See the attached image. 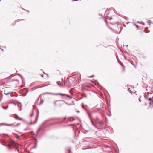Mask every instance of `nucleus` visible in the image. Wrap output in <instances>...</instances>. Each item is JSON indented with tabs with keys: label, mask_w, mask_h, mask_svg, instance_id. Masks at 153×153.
Returning a JSON list of instances; mask_svg holds the SVG:
<instances>
[{
	"label": "nucleus",
	"mask_w": 153,
	"mask_h": 153,
	"mask_svg": "<svg viewBox=\"0 0 153 153\" xmlns=\"http://www.w3.org/2000/svg\"><path fill=\"white\" fill-rule=\"evenodd\" d=\"M59 119V118H54L48 119L44 122L42 123V126L37 130L36 132V137H38L40 138L46 132L45 128L48 127V126L46 125V123L48 121L52 120H57Z\"/></svg>",
	"instance_id": "obj_1"
},
{
	"label": "nucleus",
	"mask_w": 153,
	"mask_h": 153,
	"mask_svg": "<svg viewBox=\"0 0 153 153\" xmlns=\"http://www.w3.org/2000/svg\"><path fill=\"white\" fill-rule=\"evenodd\" d=\"M6 141L4 140L1 139V143L3 145L8 147L9 150H11L13 148H15V146L19 145L18 144L16 143L14 141H13L12 142H10L9 144H7L6 143Z\"/></svg>",
	"instance_id": "obj_2"
},
{
	"label": "nucleus",
	"mask_w": 153,
	"mask_h": 153,
	"mask_svg": "<svg viewBox=\"0 0 153 153\" xmlns=\"http://www.w3.org/2000/svg\"><path fill=\"white\" fill-rule=\"evenodd\" d=\"M103 150L105 152H111L112 151V149L109 146L105 145L104 146Z\"/></svg>",
	"instance_id": "obj_3"
},
{
	"label": "nucleus",
	"mask_w": 153,
	"mask_h": 153,
	"mask_svg": "<svg viewBox=\"0 0 153 153\" xmlns=\"http://www.w3.org/2000/svg\"><path fill=\"white\" fill-rule=\"evenodd\" d=\"M96 121L101 127L104 125V123L102 121H100L97 117H96Z\"/></svg>",
	"instance_id": "obj_4"
},
{
	"label": "nucleus",
	"mask_w": 153,
	"mask_h": 153,
	"mask_svg": "<svg viewBox=\"0 0 153 153\" xmlns=\"http://www.w3.org/2000/svg\"><path fill=\"white\" fill-rule=\"evenodd\" d=\"M33 140H34V146L33 147V149H34L36 148L37 147V139L34 136H33Z\"/></svg>",
	"instance_id": "obj_5"
},
{
	"label": "nucleus",
	"mask_w": 153,
	"mask_h": 153,
	"mask_svg": "<svg viewBox=\"0 0 153 153\" xmlns=\"http://www.w3.org/2000/svg\"><path fill=\"white\" fill-rule=\"evenodd\" d=\"M37 115L35 121L34 122H31L30 123H28V124H28L30 125H31L33 124H35L37 122V120H38V117L39 114V110H37Z\"/></svg>",
	"instance_id": "obj_6"
},
{
	"label": "nucleus",
	"mask_w": 153,
	"mask_h": 153,
	"mask_svg": "<svg viewBox=\"0 0 153 153\" xmlns=\"http://www.w3.org/2000/svg\"><path fill=\"white\" fill-rule=\"evenodd\" d=\"M113 32L117 34H119L120 33L122 29H111Z\"/></svg>",
	"instance_id": "obj_7"
},
{
	"label": "nucleus",
	"mask_w": 153,
	"mask_h": 153,
	"mask_svg": "<svg viewBox=\"0 0 153 153\" xmlns=\"http://www.w3.org/2000/svg\"><path fill=\"white\" fill-rule=\"evenodd\" d=\"M65 95L64 96H63L62 97V99H67L68 97H69L70 99H71L72 98V97L69 95L66 94H64Z\"/></svg>",
	"instance_id": "obj_8"
},
{
	"label": "nucleus",
	"mask_w": 153,
	"mask_h": 153,
	"mask_svg": "<svg viewBox=\"0 0 153 153\" xmlns=\"http://www.w3.org/2000/svg\"><path fill=\"white\" fill-rule=\"evenodd\" d=\"M30 135V133H25L22 134V136L24 138L26 139H27L28 137Z\"/></svg>",
	"instance_id": "obj_9"
},
{
	"label": "nucleus",
	"mask_w": 153,
	"mask_h": 153,
	"mask_svg": "<svg viewBox=\"0 0 153 153\" xmlns=\"http://www.w3.org/2000/svg\"><path fill=\"white\" fill-rule=\"evenodd\" d=\"M150 32L149 30H148V29H141V30L140 31V33L143 34L144 32L145 33H148Z\"/></svg>",
	"instance_id": "obj_10"
},
{
	"label": "nucleus",
	"mask_w": 153,
	"mask_h": 153,
	"mask_svg": "<svg viewBox=\"0 0 153 153\" xmlns=\"http://www.w3.org/2000/svg\"><path fill=\"white\" fill-rule=\"evenodd\" d=\"M63 122V121H59V122L53 123H50L49 125H47V126H48V127H49V126H51L53 125L56 124H59V123H62Z\"/></svg>",
	"instance_id": "obj_11"
},
{
	"label": "nucleus",
	"mask_w": 153,
	"mask_h": 153,
	"mask_svg": "<svg viewBox=\"0 0 153 153\" xmlns=\"http://www.w3.org/2000/svg\"><path fill=\"white\" fill-rule=\"evenodd\" d=\"M87 114L88 115V116L89 117V118L91 120V121L92 125H93L95 127V125L94 124V123L92 120V119H91V114H89L88 112H87Z\"/></svg>",
	"instance_id": "obj_12"
},
{
	"label": "nucleus",
	"mask_w": 153,
	"mask_h": 153,
	"mask_svg": "<svg viewBox=\"0 0 153 153\" xmlns=\"http://www.w3.org/2000/svg\"><path fill=\"white\" fill-rule=\"evenodd\" d=\"M82 108L84 109L86 111V112H87H87L88 113V114H91V113H90L86 109V108H85L84 106V105L83 104V103H82Z\"/></svg>",
	"instance_id": "obj_13"
},
{
	"label": "nucleus",
	"mask_w": 153,
	"mask_h": 153,
	"mask_svg": "<svg viewBox=\"0 0 153 153\" xmlns=\"http://www.w3.org/2000/svg\"><path fill=\"white\" fill-rule=\"evenodd\" d=\"M52 95H60L61 96H64L65 95V94H62L61 93H52Z\"/></svg>",
	"instance_id": "obj_14"
},
{
	"label": "nucleus",
	"mask_w": 153,
	"mask_h": 153,
	"mask_svg": "<svg viewBox=\"0 0 153 153\" xmlns=\"http://www.w3.org/2000/svg\"><path fill=\"white\" fill-rule=\"evenodd\" d=\"M68 120L70 121H72L75 120V119L72 117H70L68 118Z\"/></svg>",
	"instance_id": "obj_15"
},
{
	"label": "nucleus",
	"mask_w": 153,
	"mask_h": 153,
	"mask_svg": "<svg viewBox=\"0 0 153 153\" xmlns=\"http://www.w3.org/2000/svg\"><path fill=\"white\" fill-rule=\"evenodd\" d=\"M24 89H25V91H26V92L25 94H23L24 96H25L27 94L28 92V89L27 88H24Z\"/></svg>",
	"instance_id": "obj_16"
},
{
	"label": "nucleus",
	"mask_w": 153,
	"mask_h": 153,
	"mask_svg": "<svg viewBox=\"0 0 153 153\" xmlns=\"http://www.w3.org/2000/svg\"><path fill=\"white\" fill-rule=\"evenodd\" d=\"M147 94H144V97H145V98L146 99H148L149 95V94H150L148 92H147Z\"/></svg>",
	"instance_id": "obj_17"
},
{
	"label": "nucleus",
	"mask_w": 153,
	"mask_h": 153,
	"mask_svg": "<svg viewBox=\"0 0 153 153\" xmlns=\"http://www.w3.org/2000/svg\"><path fill=\"white\" fill-rule=\"evenodd\" d=\"M2 91H0V100L2 99V97H3V94L2 93Z\"/></svg>",
	"instance_id": "obj_18"
},
{
	"label": "nucleus",
	"mask_w": 153,
	"mask_h": 153,
	"mask_svg": "<svg viewBox=\"0 0 153 153\" xmlns=\"http://www.w3.org/2000/svg\"><path fill=\"white\" fill-rule=\"evenodd\" d=\"M1 136L2 137H5V136H8V135L7 134H6L4 133H3L1 135Z\"/></svg>",
	"instance_id": "obj_19"
},
{
	"label": "nucleus",
	"mask_w": 153,
	"mask_h": 153,
	"mask_svg": "<svg viewBox=\"0 0 153 153\" xmlns=\"http://www.w3.org/2000/svg\"><path fill=\"white\" fill-rule=\"evenodd\" d=\"M23 20V19H21V20H20L19 19H18V20H16L15 22L14 23H13V24H12V25H14L16 23V22H18V21H20L21 20Z\"/></svg>",
	"instance_id": "obj_20"
},
{
	"label": "nucleus",
	"mask_w": 153,
	"mask_h": 153,
	"mask_svg": "<svg viewBox=\"0 0 153 153\" xmlns=\"http://www.w3.org/2000/svg\"><path fill=\"white\" fill-rule=\"evenodd\" d=\"M4 125H6L7 126H12L13 127V125H14L13 124H4Z\"/></svg>",
	"instance_id": "obj_21"
},
{
	"label": "nucleus",
	"mask_w": 153,
	"mask_h": 153,
	"mask_svg": "<svg viewBox=\"0 0 153 153\" xmlns=\"http://www.w3.org/2000/svg\"><path fill=\"white\" fill-rule=\"evenodd\" d=\"M20 125V123H17L16 125H13V127H16L19 126Z\"/></svg>",
	"instance_id": "obj_22"
},
{
	"label": "nucleus",
	"mask_w": 153,
	"mask_h": 153,
	"mask_svg": "<svg viewBox=\"0 0 153 153\" xmlns=\"http://www.w3.org/2000/svg\"><path fill=\"white\" fill-rule=\"evenodd\" d=\"M60 101H62V102H65V103L68 105H71V104H69L68 103H67V102H65V101H64V100H60Z\"/></svg>",
	"instance_id": "obj_23"
},
{
	"label": "nucleus",
	"mask_w": 153,
	"mask_h": 153,
	"mask_svg": "<svg viewBox=\"0 0 153 153\" xmlns=\"http://www.w3.org/2000/svg\"><path fill=\"white\" fill-rule=\"evenodd\" d=\"M67 151L68 152V153H71V148H68L67 149Z\"/></svg>",
	"instance_id": "obj_24"
},
{
	"label": "nucleus",
	"mask_w": 153,
	"mask_h": 153,
	"mask_svg": "<svg viewBox=\"0 0 153 153\" xmlns=\"http://www.w3.org/2000/svg\"><path fill=\"white\" fill-rule=\"evenodd\" d=\"M52 94V93H50V92H45L43 93L42 94Z\"/></svg>",
	"instance_id": "obj_25"
},
{
	"label": "nucleus",
	"mask_w": 153,
	"mask_h": 153,
	"mask_svg": "<svg viewBox=\"0 0 153 153\" xmlns=\"http://www.w3.org/2000/svg\"><path fill=\"white\" fill-rule=\"evenodd\" d=\"M8 105H7L6 107H4V106H3L2 108L4 109H7V108H8Z\"/></svg>",
	"instance_id": "obj_26"
},
{
	"label": "nucleus",
	"mask_w": 153,
	"mask_h": 153,
	"mask_svg": "<svg viewBox=\"0 0 153 153\" xmlns=\"http://www.w3.org/2000/svg\"><path fill=\"white\" fill-rule=\"evenodd\" d=\"M60 81H57L56 82V83H57V84H58V85L59 86H61V85L60 84Z\"/></svg>",
	"instance_id": "obj_27"
},
{
	"label": "nucleus",
	"mask_w": 153,
	"mask_h": 153,
	"mask_svg": "<svg viewBox=\"0 0 153 153\" xmlns=\"http://www.w3.org/2000/svg\"><path fill=\"white\" fill-rule=\"evenodd\" d=\"M17 106L18 107H21L22 106L21 103L20 102H19L17 104Z\"/></svg>",
	"instance_id": "obj_28"
},
{
	"label": "nucleus",
	"mask_w": 153,
	"mask_h": 153,
	"mask_svg": "<svg viewBox=\"0 0 153 153\" xmlns=\"http://www.w3.org/2000/svg\"><path fill=\"white\" fill-rule=\"evenodd\" d=\"M14 134H15V135H16V138H17V139H19V136L18 135H17V134H16V133H14Z\"/></svg>",
	"instance_id": "obj_29"
},
{
	"label": "nucleus",
	"mask_w": 153,
	"mask_h": 153,
	"mask_svg": "<svg viewBox=\"0 0 153 153\" xmlns=\"http://www.w3.org/2000/svg\"><path fill=\"white\" fill-rule=\"evenodd\" d=\"M16 116L15 117V118L16 119H19V117L17 115H16Z\"/></svg>",
	"instance_id": "obj_30"
},
{
	"label": "nucleus",
	"mask_w": 153,
	"mask_h": 153,
	"mask_svg": "<svg viewBox=\"0 0 153 153\" xmlns=\"http://www.w3.org/2000/svg\"><path fill=\"white\" fill-rule=\"evenodd\" d=\"M23 122L27 124H28V123L24 119L23 120Z\"/></svg>",
	"instance_id": "obj_31"
},
{
	"label": "nucleus",
	"mask_w": 153,
	"mask_h": 153,
	"mask_svg": "<svg viewBox=\"0 0 153 153\" xmlns=\"http://www.w3.org/2000/svg\"><path fill=\"white\" fill-rule=\"evenodd\" d=\"M128 90L129 91V92H130V93H132V91H131L130 90V88H128Z\"/></svg>",
	"instance_id": "obj_32"
},
{
	"label": "nucleus",
	"mask_w": 153,
	"mask_h": 153,
	"mask_svg": "<svg viewBox=\"0 0 153 153\" xmlns=\"http://www.w3.org/2000/svg\"><path fill=\"white\" fill-rule=\"evenodd\" d=\"M152 97H150L149 98H148V101H151V100L152 99Z\"/></svg>",
	"instance_id": "obj_33"
},
{
	"label": "nucleus",
	"mask_w": 153,
	"mask_h": 153,
	"mask_svg": "<svg viewBox=\"0 0 153 153\" xmlns=\"http://www.w3.org/2000/svg\"><path fill=\"white\" fill-rule=\"evenodd\" d=\"M10 93H11L10 92H8L7 93H4V94L6 95H8L10 94Z\"/></svg>",
	"instance_id": "obj_34"
},
{
	"label": "nucleus",
	"mask_w": 153,
	"mask_h": 153,
	"mask_svg": "<svg viewBox=\"0 0 153 153\" xmlns=\"http://www.w3.org/2000/svg\"><path fill=\"white\" fill-rule=\"evenodd\" d=\"M59 100H56V101L54 102V105L56 106V102H57V101H59Z\"/></svg>",
	"instance_id": "obj_35"
},
{
	"label": "nucleus",
	"mask_w": 153,
	"mask_h": 153,
	"mask_svg": "<svg viewBox=\"0 0 153 153\" xmlns=\"http://www.w3.org/2000/svg\"><path fill=\"white\" fill-rule=\"evenodd\" d=\"M15 149H16V150H17L18 151V152H19V149L17 148H15Z\"/></svg>",
	"instance_id": "obj_36"
},
{
	"label": "nucleus",
	"mask_w": 153,
	"mask_h": 153,
	"mask_svg": "<svg viewBox=\"0 0 153 153\" xmlns=\"http://www.w3.org/2000/svg\"><path fill=\"white\" fill-rule=\"evenodd\" d=\"M19 120H21V121H23V119H22V118H20L19 117Z\"/></svg>",
	"instance_id": "obj_37"
},
{
	"label": "nucleus",
	"mask_w": 153,
	"mask_h": 153,
	"mask_svg": "<svg viewBox=\"0 0 153 153\" xmlns=\"http://www.w3.org/2000/svg\"><path fill=\"white\" fill-rule=\"evenodd\" d=\"M43 100H42L41 101L40 103L39 104V105H40L42 104L43 103Z\"/></svg>",
	"instance_id": "obj_38"
},
{
	"label": "nucleus",
	"mask_w": 153,
	"mask_h": 153,
	"mask_svg": "<svg viewBox=\"0 0 153 153\" xmlns=\"http://www.w3.org/2000/svg\"><path fill=\"white\" fill-rule=\"evenodd\" d=\"M33 113H32V114H31L30 115V117H32V116H33Z\"/></svg>",
	"instance_id": "obj_39"
},
{
	"label": "nucleus",
	"mask_w": 153,
	"mask_h": 153,
	"mask_svg": "<svg viewBox=\"0 0 153 153\" xmlns=\"http://www.w3.org/2000/svg\"><path fill=\"white\" fill-rule=\"evenodd\" d=\"M141 24H142L143 25H145V23L143 22H141Z\"/></svg>",
	"instance_id": "obj_40"
},
{
	"label": "nucleus",
	"mask_w": 153,
	"mask_h": 153,
	"mask_svg": "<svg viewBox=\"0 0 153 153\" xmlns=\"http://www.w3.org/2000/svg\"><path fill=\"white\" fill-rule=\"evenodd\" d=\"M151 102H152L151 101V102L149 103V104L150 105H151V104H153V102H152V103H151Z\"/></svg>",
	"instance_id": "obj_41"
},
{
	"label": "nucleus",
	"mask_w": 153,
	"mask_h": 153,
	"mask_svg": "<svg viewBox=\"0 0 153 153\" xmlns=\"http://www.w3.org/2000/svg\"><path fill=\"white\" fill-rule=\"evenodd\" d=\"M73 124H70V125H68L67 126H72L73 125Z\"/></svg>",
	"instance_id": "obj_42"
},
{
	"label": "nucleus",
	"mask_w": 153,
	"mask_h": 153,
	"mask_svg": "<svg viewBox=\"0 0 153 153\" xmlns=\"http://www.w3.org/2000/svg\"><path fill=\"white\" fill-rule=\"evenodd\" d=\"M148 23H151L150 20H149L148 21Z\"/></svg>",
	"instance_id": "obj_43"
},
{
	"label": "nucleus",
	"mask_w": 153,
	"mask_h": 153,
	"mask_svg": "<svg viewBox=\"0 0 153 153\" xmlns=\"http://www.w3.org/2000/svg\"><path fill=\"white\" fill-rule=\"evenodd\" d=\"M94 76V75H92L90 76V77L92 78Z\"/></svg>",
	"instance_id": "obj_44"
},
{
	"label": "nucleus",
	"mask_w": 153,
	"mask_h": 153,
	"mask_svg": "<svg viewBox=\"0 0 153 153\" xmlns=\"http://www.w3.org/2000/svg\"><path fill=\"white\" fill-rule=\"evenodd\" d=\"M35 135V133H33V136H33V135Z\"/></svg>",
	"instance_id": "obj_45"
},
{
	"label": "nucleus",
	"mask_w": 153,
	"mask_h": 153,
	"mask_svg": "<svg viewBox=\"0 0 153 153\" xmlns=\"http://www.w3.org/2000/svg\"><path fill=\"white\" fill-rule=\"evenodd\" d=\"M133 65H134V67H135V68H136V66L134 65L133 64Z\"/></svg>",
	"instance_id": "obj_46"
},
{
	"label": "nucleus",
	"mask_w": 153,
	"mask_h": 153,
	"mask_svg": "<svg viewBox=\"0 0 153 153\" xmlns=\"http://www.w3.org/2000/svg\"><path fill=\"white\" fill-rule=\"evenodd\" d=\"M79 112H80V111H79L78 110V111H77V112L78 113H79Z\"/></svg>",
	"instance_id": "obj_47"
},
{
	"label": "nucleus",
	"mask_w": 153,
	"mask_h": 153,
	"mask_svg": "<svg viewBox=\"0 0 153 153\" xmlns=\"http://www.w3.org/2000/svg\"><path fill=\"white\" fill-rule=\"evenodd\" d=\"M112 19V18L111 17L109 19V20H111Z\"/></svg>",
	"instance_id": "obj_48"
},
{
	"label": "nucleus",
	"mask_w": 153,
	"mask_h": 153,
	"mask_svg": "<svg viewBox=\"0 0 153 153\" xmlns=\"http://www.w3.org/2000/svg\"><path fill=\"white\" fill-rule=\"evenodd\" d=\"M66 119V117H65L64 118V120Z\"/></svg>",
	"instance_id": "obj_49"
},
{
	"label": "nucleus",
	"mask_w": 153,
	"mask_h": 153,
	"mask_svg": "<svg viewBox=\"0 0 153 153\" xmlns=\"http://www.w3.org/2000/svg\"><path fill=\"white\" fill-rule=\"evenodd\" d=\"M72 1H77V0H72Z\"/></svg>",
	"instance_id": "obj_50"
},
{
	"label": "nucleus",
	"mask_w": 153,
	"mask_h": 153,
	"mask_svg": "<svg viewBox=\"0 0 153 153\" xmlns=\"http://www.w3.org/2000/svg\"><path fill=\"white\" fill-rule=\"evenodd\" d=\"M131 63L133 65V64H134L133 63V61H132V62H131Z\"/></svg>",
	"instance_id": "obj_51"
},
{
	"label": "nucleus",
	"mask_w": 153,
	"mask_h": 153,
	"mask_svg": "<svg viewBox=\"0 0 153 153\" xmlns=\"http://www.w3.org/2000/svg\"><path fill=\"white\" fill-rule=\"evenodd\" d=\"M84 95H85V97H86V95L85 94H84Z\"/></svg>",
	"instance_id": "obj_52"
},
{
	"label": "nucleus",
	"mask_w": 153,
	"mask_h": 153,
	"mask_svg": "<svg viewBox=\"0 0 153 153\" xmlns=\"http://www.w3.org/2000/svg\"><path fill=\"white\" fill-rule=\"evenodd\" d=\"M1 51H3L4 50H3V49H1Z\"/></svg>",
	"instance_id": "obj_53"
},
{
	"label": "nucleus",
	"mask_w": 153,
	"mask_h": 153,
	"mask_svg": "<svg viewBox=\"0 0 153 153\" xmlns=\"http://www.w3.org/2000/svg\"><path fill=\"white\" fill-rule=\"evenodd\" d=\"M137 28H138V25H137Z\"/></svg>",
	"instance_id": "obj_54"
},
{
	"label": "nucleus",
	"mask_w": 153,
	"mask_h": 153,
	"mask_svg": "<svg viewBox=\"0 0 153 153\" xmlns=\"http://www.w3.org/2000/svg\"><path fill=\"white\" fill-rule=\"evenodd\" d=\"M26 130H27V129L25 128V129H24V131H26Z\"/></svg>",
	"instance_id": "obj_55"
},
{
	"label": "nucleus",
	"mask_w": 153,
	"mask_h": 153,
	"mask_svg": "<svg viewBox=\"0 0 153 153\" xmlns=\"http://www.w3.org/2000/svg\"><path fill=\"white\" fill-rule=\"evenodd\" d=\"M41 76H42V77H43V74H42V75H41Z\"/></svg>",
	"instance_id": "obj_56"
},
{
	"label": "nucleus",
	"mask_w": 153,
	"mask_h": 153,
	"mask_svg": "<svg viewBox=\"0 0 153 153\" xmlns=\"http://www.w3.org/2000/svg\"><path fill=\"white\" fill-rule=\"evenodd\" d=\"M145 29H148V27H146Z\"/></svg>",
	"instance_id": "obj_57"
},
{
	"label": "nucleus",
	"mask_w": 153,
	"mask_h": 153,
	"mask_svg": "<svg viewBox=\"0 0 153 153\" xmlns=\"http://www.w3.org/2000/svg\"><path fill=\"white\" fill-rule=\"evenodd\" d=\"M27 11L28 12V13H29V10H27Z\"/></svg>",
	"instance_id": "obj_58"
},
{
	"label": "nucleus",
	"mask_w": 153,
	"mask_h": 153,
	"mask_svg": "<svg viewBox=\"0 0 153 153\" xmlns=\"http://www.w3.org/2000/svg\"><path fill=\"white\" fill-rule=\"evenodd\" d=\"M4 48H6V46H4Z\"/></svg>",
	"instance_id": "obj_59"
},
{
	"label": "nucleus",
	"mask_w": 153,
	"mask_h": 153,
	"mask_svg": "<svg viewBox=\"0 0 153 153\" xmlns=\"http://www.w3.org/2000/svg\"><path fill=\"white\" fill-rule=\"evenodd\" d=\"M38 98V100H39V97Z\"/></svg>",
	"instance_id": "obj_60"
},
{
	"label": "nucleus",
	"mask_w": 153,
	"mask_h": 153,
	"mask_svg": "<svg viewBox=\"0 0 153 153\" xmlns=\"http://www.w3.org/2000/svg\"><path fill=\"white\" fill-rule=\"evenodd\" d=\"M97 83L98 84H99L98 82H97Z\"/></svg>",
	"instance_id": "obj_61"
},
{
	"label": "nucleus",
	"mask_w": 153,
	"mask_h": 153,
	"mask_svg": "<svg viewBox=\"0 0 153 153\" xmlns=\"http://www.w3.org/2000/svg\"><path fill=\"white\" fill-rule=\"evenodd\" d=\"M129 22H128V23H127L126 24H127L128 23H129Z\"/></svg>",
	"instance_id": "obj_62"
},
{
	"label": "nucleus",
	"mask_w": 153,
	"mask_h": 153,
	"mask_svg": "<svg viewBox=\"0 0 153 153\" xmlns=\"http://www.w3.org/2000/svg\"><path fill=\"white\" fill-rule=\"evenodd\" d=\"M33 132V131H31L30 133Z\"/></svg>",
	"instance_id": "obj_63"
},
{
	"label": "nucleus",
	"mask_w": 153,
	"mask_h": 153,
	"mask_svg": "<svg viewBox=\"0 0 153 153\" xmlns=\"http://www.w3.org/2000/svg\"><path fill=\"white\" fill-rule=\"evenodd\" d=\"M21 110V109H20V110Z\"/></svg>",
	"instance_id": "obj_64"
}]
</instances>
